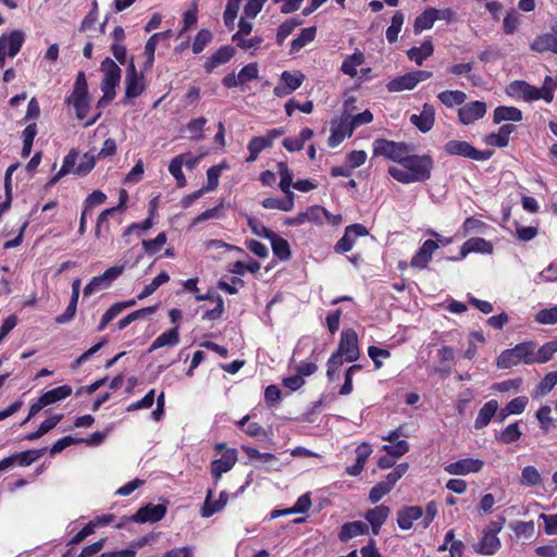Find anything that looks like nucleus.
I'll return each mask as SVG.
<instances>
[{"label":"nucleus","instance_id":"f257e3e1","mask_svg":"<svg viewBox=\"0 0 557 557\" xmlns=\"http://www.w3.org/2000/svg\"><path fill=\"white\" fill-rule=\"evenodd\" d=\"M401 166H391L388 174L396 181L409 184L424 182L430 178L433 169V160L430 156H406Z\"/></svg>","mask_w":557,"mask_h":557},{"label":"nucleus","instance_id":"f03ea898","mask_svg":"<svg viewBox=\"0 0 557 557\" xmlns=\"http://www.w3.org/2000/svg\"><path fill=\"white\" fill-rule=\"evenodd\" d=\"M556 350H503L497 359V366L502 369H507L512 366L524 362L531 363H545L553 358Z\"/></svg>","mask_w":557,"mask_h":557},{"label":"nucleus","instance_id":"7ed1b4c3","mask_svg":"<svg viewBox=\"0 0 557 557\" xmlns=\"http://www.w3.org/2000/svg\"><path fill=\"white\" fill-rule=\"evenodd\" d=\"M101 71L103 78L101 82L102 98L98 101V107H104L110 103L115 97V87L121 81V69L111 60L106 58L101 63Z\"/></svg>","mask_w":557,"mask_h":557},{"label":"nucleus","instance_id":"20e7f679","mask_svg":"<svg viewBox=\"0 0 557 557\" xmlns=\"http://www.w3.org/2000/svg\"><path fill=\"white\" fill-rule=\"evenodd\" d=\"M373 152L375 156H384L385 158L401 164L406 156L409 153V147L403 143L377 139L373 144Z\"/></svg>","mask_w":557,"mask_h":557},{"label":"nucleus","instance_id":"39448f33","mask_svg":"<svg viewBox=\"0 0 557 557\" xmlns=\"http://www.w3.org/2000/svg\"><path fill=\"white\" fill-rule=\"evenodd\" d=\"M444 150L449 156H460L472 160L481 161L491 158V151L479 150L467 141L449 140L444 146Z\"/></svg>","mask_w":557,"mask_h":557},{"label":"nucleus","instance_id":"423d86ee","mask_svg":"<svg viewBox=\"0 0 557 557\" xmlns=\"http://www.w3.org/2000/svg\"><path fill=\"white\" fill-rule=\"evenodd\" d=\"M166 512L163 505H148L140 508L136 513L131 517H123L119 523L115 524L116 529H122L128 521L138 523L157 522L160 521Z\"/></svg>","mask_w":557,"mask_h":557},{"label":"nucleus","instance_id":"0eeeda50","mask_svg":"<svg viewBox=\"0 0 557 557\" xmlns=\"http://www.w3.org/2000/svg\"><path fill=\"white\" fill-rule=\"evenodd\" d=\"M127 265V260H124L121 264H116L108 269L102 275L95 276L84 288V296H90L96 290L107 288L112 281L123 274Z\"/></svg>","mask_w":557,"mask_h":557},{"label":"nucleus","instance_id":"6e6552de","mask_svg":"<svg viewBox=\"0 0 557 557\" xmlns=\"http://www.w3.org/2000/svg\"><path fill=\"white\" fill-rule=\"evenodd\" d=\"M484 461L481 459L466 458L445 466V471L451 475H467L482 470Z\"/></svg>","mask_w":557,"mask_h":557},{"label":"nucleus","instance_id":"1a4fd4ad","mask_svg":"<svg viewBox=\"0 0 557 557\" xmlns=\"http://www.w3.org/2000/svg\"><path fill=\"white\" fill-rule=\"evenodd\" d=\"M144 76L136 71L132 61L126 70L125 76V98H137L144 90Z\"/></svg>","mask_w":557,"mask_h":557},{"label":"nucleus","instance_id":"9d476101","mask_svg":"<svg viewBox=\"0 0 557 557\" xmlns=\"http://www.w3.org/2000/svg\"><path fill=\"white\" fill-rule=\"evenodd\" d=\"M366 235H368V230L362 224L349 225L346 227L344 236L336 243L334 249L339 253L347 252L352 248L357 237Z\"/></svg>","mask_w":557,"mask_h":557},{"label":"nucleus","instance_id":"9b49d317","mask_svg":"<svg viewBox=\"0 0 557 557\" xmlns=\"http://www.w3.org/2000/svg\"><path fill=\"white\" fill-rule=\"evenodd\" d=\"M237 461V451L234 448L226 449L220 459L211 462V474L215 483L220 480L223 473L228 472Z\"/></svg>","mask_w":557,"mask_h":557},{"label":"nucleus","instance_id":"f8f14e48","mask_svg":"<svg viewBox=\"0 0 557 557\" xmlns=\"http://www.w3.org/2000/svg\"><path fill=\"white\" fill-rule=\"evenodd\" d=\"M486 113V104L482 101H472L463 107H461L458 111L459 121L465 124H471L474 121L483 117Z\"/></svg>","mask_w":557,"mask_h":557},{"label":"nucleus","instance_id":"ddd939ff","mask_svg":"<svg viewBox=\"0 0 557 557\" xmlns=\"http://www.w3.org/2000/svg\"><path fill=\"white\" fill-rule=\"evenodd\" d=\"M438 248V244L433 239H428L412 257L410 265L416 269H425L432 260L433 252Z\"/></svg>","mask_w":557,"mask_h":557},{"label":"nucleus","instance_id":"4468645a","mask_svg":"<svg viewBox=\"0 0 557 557\" xmlns=\"http://www.w3.org/2000/svg\"><path fill=\"white\" fill-rule=\"evenodd\" d=\"M282 84H278L274 88V94L277 97H285L289 95L292 91L296 90L300 87L304 82L305 76L300 73L293 74L290 72H283L282 74Z\"/></svg>","mask_w":557,"mask_h":557},{"label":"nucleus","instance_id":"2eb2a0df","mask_svg":"<svg viewBox=\"0 0 557 557\" xmlns=\"http://www.w3.org/2000/svg\"><path fill=\"white\" fill-rule=\"evenodd\" d=\"M213 491L209 490L206 495L203 506L201 508V516L205 518L211 517L216 512H220L228 502V494L223 491L219 495V499L213 502Z\"/></svg>","mask_w":557,"mask_h":557},{"label":"nucleus","instance_id":"dca6fc26","mask_svg":"<svg viewBox=\"0 0 557 557\" xmlns=\"http://www.w3.org/2000/svg\"><path fill=\"white\" fill-rule=\"evenodd\" d=\"M434 108L431 104L425 103L420 114H412L410 116V122L422 133H426L431 131L434 125Z\"/></svg>","mask_w":557,"mask_h":557},{"label":"nucleus","instance_id":"f3484780","mask_svg":"<svg viewBox=\"0 0 557 557\" xmlns=\"http://www.w3.org/2000/svg\"><path fill=\"white\" fill-rule=\"evenodd\" d=\"M391 512L389 507L385 505L376 506L373 509L368 510L364 518L370 523L372 533L377 535L381 527L384 524Z\"/></svg>","mask_w":557,"mask_h":557},{"label":"nucleus","instance_id":"a211bd4d","mask_svg":"<svg viewBox=\"0 0 557 557\" xmlns=\"http://www.w3.org/2000/svg\"><path fill=\"white\" fill-rule=\"evenodd\" d=\"M359 357V350H337L329 359L327 376L333 379L334 373L344 362H350Z\"/></svg>","mask_w":557,"mask_h":557},{"label":"nucleus","instance_id":"6ab92c4d","mask_svg":"<svg viewBox=\"0 0 557 557\" xmlns=\"http://www.w3.org/2000/svg\"><path fill=\"white\" fill-rule=\"evenodd\" d=\"M423 510L419 506L406 507L397 512V523L401 530H409L413 521L420 519Z\"/></svg>","mask_w":557,"mask_h":557},{"label":"nucleus","instance_id":"aec40b11","mask_svg":"<svg viewBox=\"0 0 557 557\" xmlns=\"http://www.w3.org/2000/svg\"><path fill=\"white\" fill-rule=\"evenodd\" d=\"M500 547V541L493 532L484 530L483 536L479 543L474 545L475 552L483 555H493Z\"/></svg>","mask_w":557,"mask_h":557},{"label":"nucleus","instance_id":"412c9836","mask_svg":"<svg viewBox=\"0 0 557 557\" xmlns=\"http://www.w3.org/2000/svg\"><path fill=\"white\" fill-rule=\"evenodd\" d=\"M470 252L492 253L493 245L481 237H473L463 243L460 255L465 258Z\"/></svg>","mask_w":557,"mask_h":557},{"label":"nucleus","instance_id":"4be33fe9","mask_svg":"<svg viewBox=\"0 0 557 557\" xmlns=\"http://www.w3.org/2000/svg\"><path fill=\"white\" fill-rule=\"evenodd\" d=\"M531 50L535 52H554L557 54V36L546 33L537 36L530 46Z\"/></svg>","mask_w":557,"mask_h":557},{"label":"nucleus","instance_id":"5701e85b","mask_svg":"<svg viewBox=\"0 0 557 557\" xmlns=\"http://www.w3.org/2000/svg\"><path fill=\"white\" fill-rule=\"evenodd\" d=\"M508 94L521 97L524 100H537V88L523 81H516L511 83L508 87Z\"/></svg>","mask_w":557,"mask_h":557},{"label":"nucleus","instance_id":"b1692460","mask_svg":"<svg viewBox=\"0 0 557 557\" xmlns=\"http://www.w3.org/2000/svg\"><path fill=\"white\" fill-rule=\"evenodd\" d=\"M368 531L369 527L367 523L362 521H352L342 525L338 536L342 542H346L358 535L366 534Z\"/></svg>","mask_w":557,"mask_h":557},{"label":"nucleus","instance_id":"393cba45","mask_svg":"<svg viewBox=\"0 0 557 557\" xmlns=\"http://www.w3.org/2000/svg\"><path fill=\"white\" fill-rule=\"evenodd\" d=\"M498 410V403L495 399H492L484 404V406L480 409L478 417L474 421L475 429L480 430L485 428L491 419L496 414Z\"/></svg>","mask_w":557,"mask_h":557},{"label":"nucleus","instance_id":"a878e982","mask_svg":"<svg viewBox=\"0 0 557 557\" xmlns=\"http://www.w3.org/2000/svg\"><path fill=\"white\" fill-rule=\"evenodd\" d=\"M235 53V49L231 46L221 47L206 63L207 72L213 71L220 64L228 62Z\"/></svg>","mask_w":557,"mask_h":557},{"label":"nucleus","instance_id":"bb28decb","mask_svg":"<svg viewBox=\"0 0 557 557\" xmlns=\"http://www.w3.org/2000/svg\"><path fill=\"white\" fill-rule=\"evenodd\" d=\"M438 10L434 8H429L424 10L419 16L416 17L413 29L414 33H420L424 29H430L434 22L437 20Z\"/></svg>","mask_w":557,"mask_h":557},{"label":"nucleus","instance_id":"cd10ccee","mask_svg":"<svg viewBox=\"0 0 557 557\" xmlns=\"http://www.w3.org/2000/svg\"><path fill=\"white\" fill-rule=\"evenodd\" d=\"M72 394V387L69 385H61L58 387H54L52 389L47 391L44 393L41 398V404L49 406L57 401H60L66 397H69Z\"/></svg>","mask_w":557,"mask_h":557},{"label":"nucleus","instance_id":"c85d7f7f","mask_svg":"<svg viewBox=\"0 0 557 557\" xmlns=\"http://www.w3.org/2000/svg\"><path fill=\"white\" fill-rule=\"evenodd\" d=\"M414 79H416V77L412 76L411 73H407L405 75H401V76H398V77H395L394 79H392L386 85V88L388 91H392V92L411 90L417 86Z\"/></svg>","mask_w":557,"mask_h":557},{"label":"nucleus","instance_id":"c756f323","mask_svg":"<svg viewBox=\"0 0 557 557\" xmlns=\"http://www.w3.org/2000/svg\"><path fill=\"white\" fill-rule=\"evenodd\" d=\"M135 304H136V300L132 299V300H127V301H123V302H116V304L112 305L106 311V313L102 315V319L100 321L98 330L102 331L106 327V325L109 322H111L115 317H117L124 309L131 308V307L135 306Z\"/></svg>","mask_w":557,"mask_h":557},{"label":"nucleus","instance_id":"7c9ffc66","mask_svg":"<svg viewBox=\"0 0 557 557\" xmlns=\"http://www.w3.org/2000/svg\"><path fill=\"white\" fill-rule=\"evenodd\" d=\"M493 120L496 124L503 121L519 122L522 120V113L515 107H497L494 111Z\"/></svg>","mask_w":557,"mask_h":557},{"label":"nucleus","instance_id":"2f4dec72","mask_svg":"<svg viewBox=\"0 0 557 557\" xmlns=\"http://www.w3.org/2000/svg\"><path fill=\"white\" fill-rule=\"evenodd\" d=\"M434 51L431 41H424L420 47H413L408 50V58L416 62L417 65H422L423 61L432 55Z\"/></svg>","mask_w":557,"mask_h":557},{"label":"nucleus","instance_id":"473e14b6","mask_svg":"<svg viewBox=\"0 0 557 557\" xmlns=\"http://www.w3.org/2000/svg\"><path fill=\"white\" fill-rule=\"evenodd\" d=\"M513 126L510 124L503 125L497 133H492L486 137V143L491 146L506 147L509 143V135L512 133Z\"/></svg>","mask_w":557,"mask_h":557},{"label":"nucleus","instance_id":"72a5a7b5","mask_svg":"<svg viewBox=\"0 0 557 557\" xmlns=\"http://www.w3.org/2000/svg\"><path fill=\"white\" fill-rule=\"evenodd\" d=\"M268 239L271 240V246L274 255L281 260H287L290 258V249L286 239L280 237L274 232Z\"/></svg>","mask_w":557,"mask_h":557},{"label":"nucleus","instance_id":"f704fd0d","mask_svg":"<svg viewBox=\"0 0 557 557\" xmlns=\"http://www.w3.org/2000/svg\"><path fill=\"white\" fill-rule=\"evenodd\" d=\"M557 384V371L547 373L544 379L537 384L533 392L534 398H540L548 394Z\"/></svg>","mask_w":557,"mask_h":557},{"label":"nucleus","instance_id":"c9c22d12","mask_svg":"<svg viewBox=\"0 0 557 557\" xmlns=\"http://www.w3.org/2000/svg\"><path fill=\"white\" fill-rule=\"evenodd\" d=\"M271 146V138L253 137L248 144V150L250 154L246 161L253 162L263 149L269 148Z\"/></svg>","mask_w":557,"mask_h":557},{"label":"nucleus","instance_id":"e433bc0d","mask_svg":"<svg viewBox=\"0 0 557 557\" xmlns=\"http://www.w3.org/2000/svg\"><path fill=\"white\" fill-rule=\"evenodd\" d=\"M364 62V55L361 51H356L354 54L346 58L342 64V71L354 77L357 75V66Z\"/></svg>","mask_w":557,"mask_h":557},{"label":"nucleus","instance_id":"4c0bfd02","mask_svg":"<svg viewBox=\"0 0 557 557\" xmlns=\"http://www.w3.org/2000/svg\"><path fill=\"white\" fill-rule=\"evenodd\" d=\"M315 34H317V28L314 26L304 28L301 30V33L299 34V36L292 41L290 51L292 52L299 51L301 48H304L306 45H308L309 42H311L314 39Z\"/></svg>","mask_w":557,"mask_h":557},{"label":"nucleus","instance_id":"58836bf2","mask_svg":"<svg viewBox=\"0 0 557 557\" xmlns=\"http://www.w3.org/2000/svg\"><path fill=\"white\" fill-rule=\"evenodd\" d=\"M183 164H184V153L178 154L175 158H173L169 165V171L176 180L178 187H184L186 185V178L182 171Z\"/></svg>","mask_w":557,"mask_h":557},{"label":"nucleus","instance_id":"ea45409f","mask_svg":"<svg viewBox=\"0 0 557 557\" xmlns=\"http://www.w3.org/2000/svg\"><path fill=\"white\" fill-rule=\"evenodd\" d=\"M437 98L441 102L447 107L461 104L465 102L467 96L463 91L459 90H446L438 94Z\"/></svg>","mask_w":557,"mask_h":557},{"label":"nucleus","instance_id":"a19ab883","mask_svg":"<svg viewBox=\"0 0 557 557\" xmlns=\"http://www.w3.org/2000/svg\"><path fill=\"white\" fill-rule=\"evenodd\" d=\"M521 430L518 423L507 425L496 438L504 444H511L521 437Z\"/></svg>","mask_w":557,"mask_h":557},{"label":"nucleus","instance_id":"79ce46f5","mask_svg":"<svg viewBox=\"0 0 557 557\" xmlns=\"http://www.w3.org/2000/svg\"><path fill=\"white\" fill-rule=\"evenodd\" d=\"M404 14L400 11H397L392 17V24L386 29V39L389 44H393L397 40L398 34L401 30V26L404 24Z\"/></svg>","mask_w":557,"mask_h":557},{"label":"nucleus","instance_id":"37998d69","mask_svg":"<svg viewBox=\"0 0 557 557\" xmlns=\"http://www.w3.org/2000/svg\"><path fill=\"white\" fill-rule=\"evenodd\" d=\"M178 343L177 327L171 329L161 334L151 345L150 348H162L164 346H174Z\"/></svg>","mask_w":557,"mask_h":557},{"label":"nucleus","instance_id":"c03bdc74","mask_svg":"<svg viewBox=\"0 0 557 557\" xmlns=\"http://www.w3.org/2000/svg\"><path fill=\"white\" fill-rule=\"evenodd\" d=\"M332 127L336 128L346 137H350L355 131V127L351 123V115L347 112H344L338 121H333Z\"/></svg>","mask_w":557,"mask_h":557},{"label":"nucleus","instance_id":"a18cd8bd","mask_svg":"<svg viewBox=\"0 0 557 557\" xmlns=\"http://www.w3.org/2000/svg\"><path fill=\"white\" fill-rule=\"evenodd\" d=\"M46 451V448L42 449H30L20 454H15V462H18L20 466L26 467L32 465L34 461L39 459Z\"/></svg>","mask_w":557,"mask_h":557},{"label":"nucleus","instance_id":"49530a36","mask_svg":"<svg viewBox=\"0 0 557 557\" xmlns=\"http://www.w3.org/2000/svg\"><path fill=\"white\" fill-rule=\"evenodd\" d=\"M541 474L533 466H527L521 471V484L527 486H536L541 483Z\"/></svg>","mask_w":557,"mask_h":557},{"label":"nucleus","instance_id":"de8ad7c7","mask_svg":"<svg viewBox=\"0 0 557 557\" xmlns=\"http://www.w3.org/2000/svg\"><path fill=\"white\" fill-rule=\"evenodd\" d=\"M510 528L517 537L530 539L534 534L533 521H516L510 524Z\"/></svg>","mask_w":557,"mask_h":557},{"label":"nucleus","instance_id":"09e8293b","mask_svg":"<svg viewBox=\"0 0 557 557\" xmlns=\"http://www.w3.org/2000/svg\"><path fill=\"white\" fill-rule=\"evenodd\" d=\"M169 280H170L169 274L165 272H161L157 277H154L152 280V282L150 284H148L144 287L141 293L138 295V299L141 300V299H145L146 297L150 296L159 288V286L169 282Z\"/></svg>","mask_w":557,"mask_h":557},{"label":"nucleus","instance_id":"8fccbe9b","mask_svg":"<svg viewBox=\"0 0 557 557\" xmlns=\"http://www.w3.org/2000/svg\"><path fill=\"white\" fill-rule=\"evenodd\" d=\"M302 22L300 20L290 18L285 21L277 29L276 41L282 45L283 41L293 33V30L299 26Z\"/></svg>","mask_w":557,"mask_h":557},{"label":"nucleus","instance_id":"3c124183","mask_svg":"<svg viewBox=\"0 0 557 557\" xmlns=\"http://www.w3.org/2000/svg\"><path fill=\"white\" fill-rule=\"evenodd\" d=\"M4 39L7 41V48L9 49V55L14 57L23 45L24 34L20 30H14Z\"/></svg>","mask_w":557,"mask_h":557},{"label":"nucleus","instance_id":"603ef678","mask_svg":"<svg viewBox=\"0 0 557 557\" xmlns=\"http://www.w3.org/2000/svg\"><path fill=\"white\" fill-rule=\"evenodd\" d=\"M206 123L207 119L203 116L189 121L187 129L190 133V139L200 140L203 138L202 132Z\"/></svg>","mask_w":557,"mask_h":557},{"label":"nucleus","instance_id":"864d4df0","mask_svg":"<svg viewBox=\"0 0 557 557\" xmlns=\"http://www.w3.org/2000/svg\"><path fill=\"white\" fill-rule=\"evenodd\" d=\"M383 450L386 451V454L391 455L394 458H399L404 456L409 450V444L408 442L401 440L397 441L396 443H392L389 445H384Z\"/></svg>","mask_w":557,"mask_h":557},{"label":"nucleus","instance_id":"5fc2aeb1","mask_svg":"<svg viewBox=\"0 0 557 557\" xmlns=\"http://www.w3.org/2000/svg\"><path fill=\"white\" fill-rule=\"evenodd\" d=\"M277 173L281 176L280 188L282 191H287L288 187L293 184V174L289 171L287 163L280 162L277 164Z\"/></svg>","mask_w":557,"mask_h":557},{"label":"nucleus","instance_id":"6e6d98bb","mask_svg":"<svg viewBox=\"0 0 557 557\" xmlns=\"http://www.w3.org/2000/svg\"><path fill=\"white\" fill-rule=\"evenodd\" d=\"M36 134H37L36 124H29L24 129V132H23L24 143H23V150H22V154L24 157H27L30 153L33 140H34Z\"/></svg>","mask_w":557,"mask_h":557},{"label":"nucleus","instance_id":"4d7b16f0","mask_svg":"<svg viewBox=\"0 0 557 557\" xmlns=\"http://www.w3.org/2000/svg\"><path fill=\"white\" fill-rule=\"evenodd\" d=\"M96 157L90 153H85L81 163L74 170L75 174L79 176H85L88 174L95 166Z\"/></svg>","mask_w":557,"mask_h":557},{"label":"nucleus","instance_id":"13d9d810","mask_svg":"<svg viewBox=\"0 0 557 557\" xmlns=\"http://www.w3.org/2000/svg\"><path fill=\"white\" fill-rule=\"evenodd\" d=\"M165 233H160L154 239L143 240V246L147 253L153 255L160 250V248L165 244Z\"/></svg>","mask_w":557,"mask_h":557},{"label":"nucleus","instance_id":"bf43d9fd","mask_svg":"<svg viewBox=\"0 0 557 557\" xmlns=\"http://www.w3.org/2000/svg\"><path fill=\"white\" fill-rule=\"evenodd\" d=\"M238 9L239 0H228L224 11V23L228 28L234 26V21L236 18Z\"/></svg>","mask_w":557,"mask_h":557},{"label":"nucleus","instance_id":"052dcab7","mask_svg":"<svg viewBox=\"0 0 557 557\" xmlns=\"http://www.w3.org/2000/svg\"><path fill=\"white\" fill-rule=\"evenodd\" d=\"M211 39L212 34L208 29H201L194 40L193 52L200 53Z\"/></svg>","mask_w":557,"mask_h":557},{"label":"nucleus","instance_id":"680f3d73","mask_svg":"<svg viewBox=\"0 0 557 557\" xmlns=\"http://www.w3.org/2000/svg\"><path fill=\"white\" fill-rule=\"evenodd\" d=\"M528 405V397L519 396L510 400L506 405V412L511 414H520L524 411Z\"/></svg>","mask_w":557,"mask_h":557},{"label":"nucleus","instance_id":"e2e57ef3","mask_svg":"<svg viewBox=\"0 0 557 557\" xmlns=\"http://www.w3.org/2000/svg\"><path fill=\"white\" fill-rule=\"evenodd\" d=\"M232 40L237 44L242 49L259 48L262 44V38L255 36L250 39H244L239 34H234Z\"/></svg>","mask_w":557,"mask_h":557},{"label":"nucleus","instance_id":"0e129e2a","mask_svg":"<svg viewBox=\"0 0 557 557\" xmlns=\"http://www.w3.org/2000/svg\"><path fill=\"white\" fill-rule=\"evenodd\" d=\"M74 98V108L78 120H83L89 110L88 96H72Z\"/></svg>","mask_w":557,"mask_h":557},{"label":"nucleus","instance_id":"69168bd1","mask_svg":"<svg viewBox=\"0 0 557 557\" xmlns=\"http://www.w3.org/2000/svg\"><path fill=\"white\" fill-rule=\"evenodd\" d=\"M536 321L542 324L557 323V306L537 312Z\"/></svg>","mask_w":557,"mask_h":557},{"label":"nucleus","instance_id":"338daca9","mask_svg":"<svg viewBox=\"0 0 557 557\" xmlns=\"http://www.w3.org/2000/svg\"><path fill=\"white\" fill-rule=\"evenodd\" d=\"M358 346V335L357 333L348 329L342 333V338L338 345V348H357Z\"/></svg>","mask_w":557,"mask_h":557},{"label":"nucleus","instance_id":"774afa93","mask_svg":"<svg viewBox=\"0 0 557 557\" xmlns=\"http://www.w3.org/2000/svg\"><path fill=\"white\" fill-rule=\"evenodd\" d=\"M392 490L388 488L383 482H379L375 484L369 493V500L372 504H376L380 502L386 494H388Z\"/></svg>","mask_w":557,"mask_h":557}]
</instances>
